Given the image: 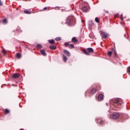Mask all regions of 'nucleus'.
Instances as JSON below:
<instances>
[{
    "mask_svg": "<svg viewBox=\"0 0 130 130\" xmlns=\"http://www.w3.org/2000/svg\"><path fill=\"white\" fill-rule=\"evenodd\" d=\"M38 2H39V1H40V0H37Z\"/></svg>",
    "mask_w": 130,
    "mask_h": 130,
    "instance_id": "obj_44",
    "label": "nucleus"
},
{
    "mask_svg": "<svg viewBox=\"0 0 130 130\" xmlns=\"http://www.w3.org/2000/svg\"><path fill=\"white\" fill-rule=\"evenodd\" d=\"M106 13H108V11H106Z\"/></svg>",
    "mask_w": 130,
    "mask_h": 130,
    "instance_id": "obj_42",
    "label": "nucleus"
},
{
    "mask_svg": "<svg viewBox=\"0 0 130 130\" xmlns=\"http://www.w3.org/2000/svg\"><path fill=\"white\" fill-rule=\"evenodd\" d=\"M119 117V113H114L113 114L111 115V118L112 119H116Z\"/></svg>",
    "mask_w": 130,
    "mask_h": 130,
    "instance_id": "obj_3",
    "label": "nucleus"
},
{
    "mask_svg": "<svg viewBox=\"0 0 130 130\" xmlns=\"http://www.w3.org/2000/svg\"><path fill=\"white\" fill-rule=\"evenodd\" d=\"M121 21H123V17H121Z\"/></svg>",
    "mask_w": 130,
    "mask_h": 130,
    "instance_id": "obj_32",
    "label": "nucleus"
},
{
    "mask_svg": "<svg viewBox=\"0 0 130 130\" xmlns=\"http://www.w3.org/2000/svg\"><path fill=\"white\" fill-rule=\"evenodd\" d=\"M40 52L43 55V56H46L47 54L45 51H44V50H41L40 51Z\"/></svg>",
    "mask_w": 130,
    "mask_h": 130,
    "instance_id": "obj_9",
    "label": "nucleus"
},
{
    "mask_svg": "<svg viewBox=\"0 0 130 130\" xmlns=\"http://www.w3.org/2000/svg\"><path fill=\"white\" fill-rule=\"evenodd\" d=\"M2 52H3V53H4V55H5V54H6V53H7V51H6V50H3L2 51Z\"/></svg>",
    "mask_w": 130,
    "mask_h": 130,
    "instance_id": "obj_30",
    "label": "nucleus"
},
{
    "mask_svg": "<svg viewBox=\"0 0 130 130\" xmlns=\"http://www.w3.org/2000/svg\"><path fill=\"white\" fill-rule=\"evenodd\" d=\"M89 37H90L91 38V39H93V38H94V34H93V32H91L89 35Z\"/></svg>",
    "mask_w": 130,
    "mask_h": 130,
    "instance_id": "obj_14",
    "label": "nucleus"
},
{
    "mask_svg": "<svg viewBox=\"0 0 130 130\" xmlns=\"http://www.w3.org/2000/svg\"><path fill=\"white\" fill-rule=\"evenodd\" d=\"M115 16H118V14H116V15Z\"/></svg>",
    "mask_w": 130,
    "mask_h": 130,
    "instance_id": "obj_39",
    "label": "nucleus"
},
{
    "mask_svg": "<svg viewBox=\"0 0 130 130\" xmlns=\"http://www.w3.org/2000/svg\"><path fill=\"white\" fill-rule=\"evenodd\" d=\"M0 6H3V3L0 0Z\"/></svg>",
    "mask_w": 130,
    "mask_h": 130,
    "instance_id": "obj_31",
    "label": "nucleus"
},
{
    "mask_svg": "<svg viewBox=\"0 0 130 130\" xmlns=\"http://www.w3.org/2000/svg\"><path fill=\"white\" fill-rule=\"evenodd\" d=\"M72 42H77L78 40H77V39L76 38V37H73L72 39Z\"/></svg>",
    "mask_w": 130,
    "mask_h": 130,
    "instance_id": "obj_19",
    "label": "nucleus"
},
{
    "mask_svg": "<svg viewBox=\"0 0 130 130\" xmlns=\"http://www.w3.org/2000/svg\"><path fill=\"white\" fill-rule=\"evenodd\" d=\"M24 13L25 14H27L28 15H30V14H31V12H29L28 10H25Z\"/></svg>",
    "mask_w": 130,
    "mask_h": 130,
    "instance_id": "obj_24",
    "label": "nucleus"
},
{
    "mask_svg": "<svg viewBox=\"0 0 130 130\" xmlns=\"http://www.w3.org/2000/svg\"><path fill=\"white\" fill-rule=\"evenodd\" d=\"M5 114H8L10 113V110L9 109H6V110L4 111Z\"/></svg>",
    "mask_w": 130,
    "mask_h": 130,
    "instance_id": "obj_18",
    "label": "nucleus"
},
{
    "mask_svg": "<svg viewBox=\"0 0 130 130\" xmlns=\"http://www.w3.org/2000/svg\"><path fill=\"white\" fill-rule=\"evenodd\" d=\"M83 53L84 54H86V55H90V52L86 51V50H83Z\"/></svg>",
    "mask_w": 130,
    "mask_h": 130,
    "instance_id": "obj_13",
    "label": "nucleus"
},
{
    "mask_svg": "<svg viewBox=\"0 0 130 130\" xmlns=\"http://www.w3.org/2000/svg\"><path fill=\"white\" fill-rule=\"evenodd\" d=\"M64 46H66V47H68H68H69V46L70 45V44H69V43L66 42V43H64Z\"/></svg>",
    "mask_w": 130,
    "mask_h": 130,
    "instance_id": "obj_28",
    "label": "nucleus"
},
{
    "mask_svg": "<svg viewBox=\"0 0 130 130\" xmlns=\"http://www.w3.org/2000/svg\"><path fill=\"white\" fill-rule=\"evenodd\" d=\"M66 23L69 26H73L76 24V18L73 16H69L67 19Z\"/></svg>",
    "mask_w": 130,
    "mask_h": 130,
    "instance_id": "obj_2",
    "label": "nucleus"
},
{
    "mask_svg": "<svg viewBox=\"0 0 130 130\" xmlns=\"http://www.w3.org/2000/svg\"><path fill=\"white\" fill-rule=\"evenodd\" d=\"M63 52H64V53L67 54V55H68V56H71V53H70V52H69V51H68L67 50H64Z\"/></svg>",
    "mask_w": 130,
    "mask_h": 130,
    "instance_id": "obj_8",
    "label": "nucleus"
},
{
    "mask_svg": "<svg viewBox=\"0 0 130 130\" xmlns=\"http://www.w3.org/2000/svg\"><path fill=\"white\" fill-rule=\"evenodd\" d=\"M110 102H112L110 104V107L113 110H116L117 105H121L122 104V100L121 99H115L110 100Z\"/></svg>",
    "mask_w": 130,
    "mask_h": 130,
    "instance_id": "obj_1",
    "label": "nucleus"
},
{
    "mask_svg": "<svg viewBox=\"0 0 130 130\" xmlns=\"http://www.w3.org/2000/svg\"><path fill=\"white\" fill-rule=\"evenodd\" d=\"M82 10L83 12H88V8H87V7L84 6L82 8Z\"/></svg>",
    "mask_w": 130,
    "mask_h": 130,
    "instance_id": "obj_11",
    "label": "nucleus"
},
{
    "mask_svg": "<svg viewBox=\"0 0 130 130\" xmlns=\"http://www.w3.org/2000/svg\"><path fill=\"white\" fill-rule=\"evenodd\" d=\"M88 25L89 26H93L94 25V22H93V21L89 20L88 22Z\"/></svg>",
    "mask_w": 130,
    "mask_h": 130,
    "instance_id": "obj_15",
    "label": "nucleus"
},
{
    "mask_svg": "<svg viewBox=\"0 0 130 130\" xmlns=\"http://www.w3.org/2000/svg\"><path fill=\"white\" fill-rule=\"evenodd\" d=\"M95 121L96 122V123H99V124H103V123H104V121L101 120V119L100 118H98L96 119Z\"/></svg>",
    "mask_w": 130,
    "mask_h": 130,
    "instance_id": "obj_5",
    "label": "nucleus"
},
{
    "mask_svg": "<svg viewBox=\"0 0 130 130\" xmlns=\"http://www.w3.org/2000/svg\"><path fill=\"white\" fill-rule=\"evenodd\" d=\"M104 99V95L102 94H100L98 98V101H102Z\"/></svg>",
    "mask_w": 130,
    "mask_h": 130,
    "instance_id": "obj_6",
    "label": "nucleus"
},
{
    "mask_svg": "<svg viewBox=\"0 0 130 130\" xmlns=\"http://www.w3.org/2000/svg\"><path fill=\"white\" fill-rule=\"evenodd\" d=\"M87 93H88V91H86V92H85V96H87Z\"/></svg>",
    "mask_w": 130,
    "mask_h": 130,
    "instance_id": "obj_36",
    "label": "nucleus"
},
{
    "mask_svg": "<svg viewBox=\"0 0 130 130\" xmlns=\"http://www.w3.org/2000/svg\"><path fill=\"white\" fill-rule=\"evenodd\" d=\"M106 105H107V106L108 105L107 104V103H106Z\"/></svg>",
    "mask_w": 130,
    "mask_h": 130,
    "instance_id": "obj_45",
    "label": "nucleus"
},
{
    "mask_svg": "<svg viewBox=\"0 0 130 130\" xmlns=\"http://www.w3.org/2000/svg\"><path fill=\"white\" fill-rule=\"evenodd\" d=\"M87 50L89 52H94V50L92 48H88Z\"/></svg>",
    "mask_w": 130,
    "mask_h": 130,
    "instance_id": "obj_16",
    "label": "nucleus"
},
{
    "mask_svg": "<svg viewBox=\"0 0 130 130\" xmlns=\"http://www.w3.org/2000/svg\"><path fill=\"white\" fill-rule=\"evenodd\" d=\"M37 47L39 48V49H41V48H42V45L41 44H38Z\"/></svg>",
    "mask_w": 130,
    "mask_h": 130,
    "instance_id": "obj_20",
    "label": "nucleus"
},
{
    "mask_svg": "<svg viewBox=\"0 0 130 130\" xmlns=\"http://www.w3.org/2000/svg\"><path fill=\"white\" fill-rule=\"evenodd\" d=\"M50 49H51L52 50H55V49H56V46L54 45H51L49 46Z\"/></svg>",
    "mask_w": 130,
    "mask_h": 130,
    "instance_id": "obj_10",
    "label": "nucleus"
},
{
    "mask_svg": "<svg viewBox=\"0 0 130 130\" xmlns=\"http://www.w3.org/2000/svg\"><path fill=\"white\" fill-rule=\"evenodd\" d=\"M101 34L102 35V37H103V38H104V39H107V38H108L109 36L108 34L103 31H101Z\"/></svg>",
    "mask_w": 130,
    "mask_h": 130,
    "instance_id": "obj_4",
    "label": "nucleus"
},
{
    "mask_svg": "<svg viewBox=\"0 0 130 130\" xmlns=\"http://www.w3.org/2000/svg\"><path fill=\"white\" fill-rule=\"evenodd\" d=\"M96 91H97V89L93 88L92 90H91V94H95V93H96Z\"/></svg>",
    "mask_w": 130,
    "mask_h": 130,
    "instance_id": "obj_17",
    "label": "nucleus"
},
{
    "mask_svg": "<svg viewBox=\"0 0 130 130\" xmlns=\"http://www.w3.org/2000/svg\"><path fill=\"white\" fill-rule=\"evenodd\" d=\"M112 54V51H110L108 52L109 56H111Z\"/></svg>",
    "mask_w": 130,
    "mask_h": 130,
    "instance_id": "obj_29",
    "label": "nucleus"
},
{
    "mask_svg": "<svg viewBox=\"0 0 130 130\" xmlns=\"http://www.w3.org/2000/svg\"><path fill=\"white\" fill-rule=\"evenodd\" d=\"M121 119H122V120H123V117L121 118Z\"/></svg>",
    "mask_w": 130,
    "mask_h": 130,
    "instance_id": "obj_40",
    "label": "nucleus"
},
{
    "mask_svg": "<svg viewBox=\"0 0 130 130\" xmlns=\"http://www.w3.org/2000/svg\"><path fill=\"white\" fill-rule=\"evenodd\" d=\"M17 31H18V32H20H20H21V30L20 29H18V30L17 29Z\"/></svg>",
    "mask_w": 130,
    "mask_h": 130,
    "instance_id": "obj_38",
    "label": "nucleus"
},
{
    "mask_svg": "<svg viewBox=\"0 0 130 130\" xmlns=\"http://www.w3.org/2000/svg\"><path fill=\"white\" fill-rule=\"evenodd\" d=\"M63 59L64 61H67L68 60V57L67 56H64V55H63Z\"/></svg>",
    "mask_w": 130,
    "mask_h": 130,
    "instance_id": "obj_22",
    "label": "nucleus"
},
{
    "mask_svg": "<svg viewBox=\"0 0 130 130\" xmlns=\"http://www.w3.org/2000/svg\"><path fill=\"white\" fill-rule=\"evenodd\" d=\"M69 48H74V45L73 44H70L69 45Z\"/></svg>",
    "mask_w": 130,
    "mask_h": 130,
    "instance_id": "obj_26",
    "label": "nucleus"
},
{
    "mask_svg": "<svg viewBox=\"0 0 130 130\" xmlns=\"http://www.w3.org/2000/svg\"><path fill=\"white\" fill-rule=\"evenodd\" d=\"M2 22L3 24H7L8 23V21L7 20V19H4L2 20Z\"/></svg>",
    "mask_w": 130,
    "mask_h": 130,
    "instance_id": "obj_23",
    "label": "nucleus"
},
{
    "mask_svg": "<svg viewBox=\"0 0 130 130\" xmlns=\"http://www.w3.org/2000/svg\"><path fill=\"white\" fill-rule=\"evenodd\" d=\"M21 53H17V54H16V57L17 58H20V57H21Z\"/></svg>",
    "mask_w": 130,
    "mask_h": 130,
    "instance_id": "obj_21",
    "label": "nucleus"
},
{
    "mask_svg": "<svg viewBox=\"0 0 130 130\" xmlns=\"http://www.w3.org/2000/svg\"><path fill=\"white\" fill-rule=\"evenodd\" d=\"M123 15L122 14H121V17H122Z\"/></svg>",
    "mask_w": 130,
    "mask_h": 130,
    "instance_id": "obj_41",
    "label": "nucleus"
},
{
    "mask_svg": "<svg viewBox=\"0 0 130 130\" xmlns=\"http://www.w3.org/2000/svg\"><path fill=\"white\" fill-rule=\"evenodd\" d=\"M44 10H47V7H45V8H44Z\"/></svg>",
    "mask_w": 130,
    "mask_h": 130,
    "instance_id": "obj_33",
    "label": "nucleus"
},
{
    "mask_svg": "<svg viewBox=\"0 0 130 130\" xmlns=\"http://www.w3.org/2000/svg\"><path fill=\"white\" fill-rule=\"evenodd\" d=\"M48 42L49 43H50V44H54V43H55L54 40H49Z\"/></svg>",
    "mask_w": 130,
    "mask_h": 130,
    "instance_id": "obj_12",
    "label": "nucleus"
},
{
    "mask_svg": "<svg viewBox=\"0 0 130 130\" xmlns=\"http://www.w3.org/2000/svg\"><path fill=\"white\" fill-rule=\"evenodd\" d=\"M55 40L56 41H59L61 40V38L60 37H57L55 38Z\"/></svg>",
    "mask_w": 130,
    "mask_h": 130,
    "instance_id": "obj_25",
    "label": "nucleus"
},
{
    "mask_svg": "<svg viewBox=\"0 0 130 130\" xmlns=\"http://www.w3.org/2000/svg\"><path fill=\"white\" fill-rule=\"evenodd\" d=\"M124 36L125 38H126V36H127V35H124Z\"/></svg>",
    "mask_w": 130,
    "mask_h": 130,
    "instance_id": "obj_34",
    "label": "nucleus"
},
{
    "mask_svg": "<svg viewBox=\"0 0 130 130\" xmlns=\"http://www.w3.org/2000/svg\"><path fill=\"white\" fill-rule=\"evenodd\" d=\"M21 89H24V88H23V87H21Z\"/></svg>",
    "mask_w": 130,
    "mask_h": 130,
    "instance_id": "obj_43",
    "label": "nucleus"
},
{
    "mask_svg": "<svg viewBox=\"0 0 130 130\" xmlns=\"http://www.w3.org/2000/svg\"><path fill=\"white\" fill-rule=\"evenodd\" d=\"M95 21L96 23H99V18H98V17H95Z\"/></svg>",
    "mask_w": 130,
    "mask_h": 130,
    "instance_id": "obj_27",
    "label": "nucleus"
},
{
    "mask_svg": "<svg viewBox=\"0 0 130 130\" xmlns=\"http://www.w3.org/2000/svg\"><path fill=\"white\" fill-rule=\"evenodd\" d=\"M19 77H20V74L18 73L14 74L12 75V78H13L14 79H18Z\"/></svg>",
    "mask_w": 130,
    "mask_h": 130,
    "instance_id": "obj_7",
    "label": "nucleus"
},
{
    "mask_svg": "<svg viewBox=\"0 0 130 130\" xmlns=\"http://www.w3.org/2000/svg\"><path fill=\"white\" fill-rule=\"evenodd\" d=\"M114 53H115V56H116V57H117V54H116V52H114Z\"/></svg>",
    "mask_w": 130,
    "mask_h": 130,
    "instance_id": "obj_35",
    "label": "nucleus"
},
{
    "mask_svg": "<svg viewBox=\"0 0 130 130\" xmlns=\"http://www.w3.org/2000/svg\"><path fill=\"white\" fill-rule=\"evenodd\" d=\"M81 22H82V23H83V24H84V20H82Z\"/></svg>",
    "mask_w": 130,
    "mask_h": 130,
    "instance_id": "obj_37",
    "label": "nucleus"
}]
</instances>
